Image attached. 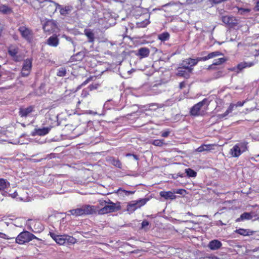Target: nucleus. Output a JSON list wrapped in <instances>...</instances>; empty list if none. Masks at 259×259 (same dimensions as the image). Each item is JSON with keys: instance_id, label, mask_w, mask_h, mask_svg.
Segmentation results:
<instances>
[{"instance_id": "obj_1", "label": "nucleus", "mask_w": 259, "mask_h": 259, "mask_svg": "<svg viewBox=\"0 0 259 259\" xmlns=\"http://www.w3.org/2000/svg\"><path fill=\"white\" fill-rule=\"evenodd\" d=\"M100 204L103 207L101 209L98 208L99 214H104L108 213L116 212L121 209V207L120 202L114 203L110 199L108 201L100 200Z\"/></svg>"}, {"instance_id": "obj_2", "label": "nucleus", "mask_w": 259, "mask_h": 259, "mask_svg": "<svg viewBox=\"0 0 259 259\" xmlns=\"http://www.w3.org/2000/svg\"><path fill=\"white\" fill-rule=\"evenodd\" d=\"M209 103L210 102L208 101L207 99H203L201 101L196 103L190 109V115L193 117L203 116L205 112L202 110V108L204 105H206V110L207 109Z\"/></svg>"}, {"instance_id": "obj_3", "label": "nucleus", "mask_w": 259, "mask_h": 259, "mask_svg": "<svg viewBox=\"0 0 259 259\" xmlns=\"http://www.w3.org/2000/svg\"><path fill=\"white\" fill-rule=\"evenodd\" d=\"M51 237L59 245L73 244L76 242V239L68 235H56L50 233Z\"/></svg>"}, {"instance_id": "obj_4", "label": "nucleus", "mask_w": 259, "mask_h": 259, "mask_svg": "<svg viewBox=\"0 0 259 259\" xmlns=\"http://www.w3.org/2000/svg\"><path fill=\"white\" fill-rule=\"evenodd\" d=\"M33 239H38V238L30 232L23 231L20 233L16 238V242L18 244L23 245Z\"/></svg>"}, {"instance_id": "obj_5", "label": "nucleus", "mask_w": 259, "mask_h": 259, "mask_svg": "<svg viewBox=\"0 0 259 259\" xmlns=\"http://www.w3.org/2000/svg\"><path fill=\"white\" fill-rule=\"evenodd\" d=\"M42 28L45 33L51 34L59 32L60 28L57 21L51 19L47 20L43 24Z\"/></svg>"}, {"instance_id": "obj_6", "label": "nucleus", "mask_w": 259, "mask_h": 259, "mask_svg": "<svg viewBox=\"0 0 259 259\" xmlns=\"http://www.w3.org/2000/svg\"><path fill=\"white\" fill-rule=\"evenodd\" d=\"M18 31L23 39L29 43L32 42L34 38V33L30 28L26 25H21L18 27Z\"/></svg>"}, {"instance_id": "obj_7", "label": "nucleus", "mask_w": 259, "mask_h": 259, "mask_svg": "<svg viewBox=\"0 0 259 259\" xmlns=\"http://www.w3.org/2000/svg\"><path fill=\"white\" fill-rule=\"evenodd\" d=\"M223 55V53L220 51H214L208 54L206 56L198 57L196 59L188 58L191 67L197 65L199 61H206L209 59L214 58L218 56Z\"/></svg>"}, {"instance_id": "obj_8", "label": "nucleus", "mask_w": 259, "mask_h": 259, "mask_svg": "<svg viewBox=\"0 0 259 259\" xmlns=\"http://www.w3.org/2000/svg\"><path fill=\"white\" fill-rule=\"evenodd\" d=\"M32 68V60L26 59L24 61L21 70V75L26 77L29 75Z\"/></svg>"}, {"instance_id": "obj_9", "label": "nucleus", "mask_w": 259, "mask_h": 259, "mask_svg": "<svg viewBox=\"0 0 259 259\" xmlns=\"http://www.w3.org/2000/svg\"><path fill=\"white\" fill-rule=\"evenodd\" d=\"M222 21L224 23L230 27H233L237 24L236 19L232 16H223L222 17Z\"/></svg>"}, {"instance_id": "obj_10", "label": "nucleus", "mask_w": 259, "mask_h": 259, "mask_svg": "<svg viewBox=\"0 0 259 259\" xmlns=\"http://www.w3.org/2000/svg\"><path fill=\"white\" fill-rule=\"evenodd\" d=\"M82 208L83 215H89L98 212L99 207L91 205H84L82 206Z\"/></svg>"}, {"instance_id": "obj_11", "label": "nucleus", "mask_w": 259, "mask_h": 259, "mask_svg": "<svg viewBox=\"0 0 259 259\" xmlns=\"http://www.w3.org/2000/svg\"><path fill=\"white\" fill-rule=\"evenodd\" d=\"M8 52L15 61H18L17 55L19 52V48L16 45H10L8 48Z\"/></svg>"}, {"instance_id": "obj_12", "label": "nucleus", "mask_w": 259, "mask_h": 259, "mask_svg": "<svg viewBox=\"0 0 259 259\" xmlns=\"http://www.w3.org/2000/svg\"><path fill=\"white\" fill-rule=\"evenodd\" d=\"M45 2L50 3L47 7L46 11L47 13L50 15L54 14L57 11V9H58V5H59V4L54 2L51 0H46Z\"/></svg>"}, {"instance_id": "obj_13", "label": "nucleus", "mask_w": 259, "mask_h": 259, "mask_svg": "<svg viewBox=\"0 0 259 259\" xmlns=\"http://www.w3.org/2000/svg\"><path fill=\"white\" fill-rule=\"evenodd\" d=\"M46 43L51 47H57L59 44V39L58 35L53 34L47 39Z\"/></svg>"}, {"instance_id": "obj_14", "label": "nucleus", "mask_w": 259, "mask_h": 259, "mask_svg": "<svg viewBox=\"0 0 259 259\" xmlns=\"http://www.w3.org/2000/svg\"><path fill=\"white\" fill-rule=\"evenodd\" d=\"M51 129V127H43L42 128H35L34 130L32 136L38 135L40 136H42L47 135Z\"/></svg>"}, {"instance_id": "obj_15", "label": "nucleus", "mask_w": 259, "mask_h": 259, "mask_svg": "<svg viewBox=\"0 0 259 259\" xmlns=\"http://www.w3.org/2000/svg\"><path fill=\"white\" fill-rule=\"evenodd\" d=\"M222 242L217 239H214L210 241L207 245L208 247L211 250H218L222 247Z\"/></svg>"}, {"instance_id": "obj_16", "label": "nucleus", "mask_w": 259, "mask_h": 259, "mask_svg": "<svg viewBox=\"0 0 259 259\" xmlns=\"http://www.w3.org/2000/svg\"><path fill=\"white\" fill-rule=\"evenodd\" d=\"M33 110L34 107L33 106H29L25 108H20L19 109V115L21 117H26Z\"/></svg>"}, {"instance_id": "obj_17", "label": "nucleus", "mask_w": 259, "mask_h": 259, "mask_svg": "<svg viewBox=\"0 0 259 259\" xmlns=\"http://www.w3.org/2000/svg\"><path fill=\"white\" fill-rule=\"evenodd\" d=\"M217 145L215 144H202L196 149V151L198 152H202L206 151H209L214 149V146Z\"/></svg>"}, {"instance_id": "obj_18", "label": "nucleus", "mask_w": 259, "mask_h": 259, "mask_svg": "<svg viewBox=\"0 0 259 259\" xmlns=\"http://www.w3.org/2000/svg\"><path fill=\"white\" fill-rule=\"evenodd\" d=\"M235 232L243 236H247L253 235L255 233V231H252L249 229L239 228L238 229H236L235 231Z\"/></svg>"}, {"instance_id": "obj_19", "label": "nucleus", "mask_w": 259, "mask_h": 259, "mask_svg": "<svg viewBox=\"0 0 259 259\" xmlns=\"http://www.w3.org/2000/svg\"><path fill=\"white\" fill-rule=\"evenodd\" d=\"M175 192H172L171 191H161L160 192V195L166 200H174L176 198V196L175 195Z\"/></svg>"}, {"instance_id": "obj_20", "label": "nucleus", "mask_w": 259, "mask_h": 259, "mask_svg": "<svg viewBox=\"0 0 259 259\" xmlns=\"http://www.w3.org/2000/svg\"><path fill=\"white\" fill-rule=\"evenodd\" d=\"M58 9L60 10V13L61 15L66 16L69 14L72 9V7L70 6H66L64 7L60 5H58Z\"/></svg>"}, {"instance_id": "obj_21", "label": "nucleus", "mask_w": 259, "mask_h": 259, "mask_svg": "<svg viewBox=\"0 0 259 259\" xmlns=\"http://www.w3.org/2000/svg\"><path fill=\"white\" fill-rule=\"evenodd\" d=\"M242 153L240 150L238 146L236 144L230 149V154L233 157H238Z\"/></svg>"}, {"instance_id": "obj_22", "label": "nucleus", "mask_w": 259, "mask_h": 259, "mask_svg": "<svg viewBox=\"0 0 259 259\" xmlns=\"http://www.w3.org/2000/svg\"><path fill=\"white\" fill-rule=\"evenodd\" d=\"M107 160L113 165L118 168H121L122 164L118 158H116L114 157H109Z\"/></svg>"}, {"instance_id": "obj_23", "label": "nucleus", "mask_w": 259, "mask_h": 259, "mask_svg": "<svg viewBox=\"0 0 259 259\" xmlns=\"http://www.w3.org/2000/svg\"><path fill=\"white\" fill-rule=\"evenodd\" d=\"M254 64V63L252 62H242L238 64V65L236 66V68L240 71H241L244 68L251 67L253 66Z\"/></svg>"}, {"instance_id": "obj_24", "label": "nucleus", "mask_w": 259, "mask_h": 259, "mask_svg": "<svg viewBox=\"0 0 259 259\" xmlns=\"http://www.w3.org/2000/svg\"><path fill=\"white\" fill-rule=\"evenodd\" d=\"M138 208H139V207L136 201L131 202L127 205V210L131 213L134 212Z\"/></svg>"}, {"instance_id": "obj_25", "label": "nucleus", "mask_w": 259, "mask_h": 259, "mask_svg": "<svg viewBox=\"0 0 259 259\" xmlns=\"http://www.w3.org/2000/svg\"><path fill=\"white\" fill-rule=\"evenodd\" d=\"M10 187V183L7 180L0 178V191H4Z\"/></svg>"}, {"instance_id": "obj_26", "label": "nucleus", "mask_w": 259, "mask_h": 259, "mask_svg": "<svg viewBox=\"0 0 259 259\" xmlns=\"http://www.w3.org/2000/svg\"><path fill=\"white\" fill-rule=\"evenodd\" d=\"M252 218V216L251 215V213L250 212H245L241 214L240 217L238 218H237L236 220L237 222L243 221L244 220H251Z\"/></svg>"}, {"instance_id": "obj_27", "label": "nucleus", "mask_w": 259, "mask_h": 259, "mask_svg": "<svg viewBox=\"0 0 259 259\" xmlns=\"http://www.w3.org/2000/svg\"><path fill=\"white\" fill-rule=\"evenodd\" d=\"M150 53L149 49L147 48H141L138 50V55L141 57V58L147 57L149 56Z\"/></svg>"}, {"instance_id": "obj_28", "label": "nucleus", "mask_w": 259, "mask_h": 259, "mask_svg": "<svg viewBox=\"0 0 259 259\" xmlns=\"http://www.w3.org/2000/svg\"><path fill=\"white\" fill-rule=\"evenodd\" d=\"M33 228L34 230L32 231L34 233L41 232L44 229L43 225L38 221H35L34 222Z\"/></svg>"}, {"instance_id": "obj_29", "label": "nucleus", "mask_w": 259, "mask_h": 259, "mask_svg": "<svg viewBox=\"0 0 259 259\" xmlns=\"http://www.w3.org/2000/svg\"><path fill=\"white\" fill-rule=\"evenodd\" d=\"M0 12L3 14H9L13 12V10L6 5H0Z\"/></svg>"}, {"instance_id": "obj_30", "label": "nucleus", "mask_w": 259, "mask_h": 259, "mask_svg": "<svg viewBox=\"0 0 259 259\" xmlns=\"http://www.w3.org/2000/svg\"><path fill=\"white\" fill-rule=\"evenodd\" d=\"M84 32L88 38V41L93 42L95 40V35L93 32L90 29H85Z\"/></svg>"}, {"instance_id": "obj_31", "label": "nucleus", "mask_w": 259, "mask_h": 259, "mask_svg": "<svg viewBox=\"0 0 259 259\" xmlns=\"http://www.w3.org/2000/svg\"><path fill=\"white\" fill-rule=\"evenodd\" d=\"M236 145L238 146L240 150L241 151L242 153L246 151L248 149V142H247L245 141H243L240 142H239Z\"/></svg>"}, {"instance_id": "obj_32", "label": "nucleus", "mask_w": 259, "mask_h": 259, "mask_svg": "<svg viewBox=\"0 0 259 259\" xmlns=\"http://www.w3.org/2000/svg\"><path fill=\"white\" fill-rule=\"evenodd\" d=\"M170 34L168 32H164L158 35V38L161 41H165L169 39Z\"/></svg>"}, {"instance_id": "obj_33", "label": "nucleus", "mask_w": 259, "mask_h": 259, "mask_svg": "<svg viewBox=\"0 0 259 259\" xmlns=\"http://www.w3.org/2000/svg\"><path fill=\"white\" fill-rule=\"evenodd\" d=\"M69 212H70V213L72 215H75L76 217L81 216V215H83L82 207L81 208H78L76 209H73L70 210L69 211Z\"/></svg>"}, {"instance_id": "obj_34", "label": "nucleus", "mask_w": 259, "mask_h": 259, "mask_svg": "<svg viewBox=\"0 0 259 259\" xmlns=\"http://www.w3.org/2000/svg\"><path fill=\"white\" fill-rule=\"evenodd\" d=\"M149 18H150V15L149 14L148 15V18H146L144 20H143L141 22H137V25L138 26V27H142V28H144V27H146L150 23V22L149 20Z\"/></svg>"}, {"instance_id": "obj_35", "label": "nucleus", "mask_w": 259, "mask_h": 259, "mask_svg": "<svg viewBox=\"0 0 259 259\" xmlns=\"http://www.w3.org/2000/svg\"><path fill=\"white\" fill-rule=\"evenodd\" d=\"M181 66L183 67V68L188 70L189 72L191 71L192 68H191L190 62L189 60H188V58L184 60H183L182 63L181 64Z\"/></svg>"}, {"instance_id": "obj_36", "label": "nucleus", "mask_w": 259, "mask_h": 259, "mask_svg": "<svg viewBox=\"0 0 259 259\" xmlns=\"http://www.w3.org/2000/svg\"><path fill=\"white\" fill-rule=\"evenodd\" d=\"M151 144L158 147H161L163 145L165 144L164 140L163 139H156L150 142Z\"/></svg>"}, {"instance_id": "obj_37", "label": "nucleus", "mask_w": 259, "mask_h": 259, "mask_svg": "<svg viewBox=\"0 0 259 259\" xmlns=\"http://www.w3.org/2000/svg\"><path fill=\"white\" fill-rule=\"evenodd\" d=\"M149 200L150 199L148 198H145L136 200V201L138 203V205L139 208H140L141 207L145 205Z\"/></svg>"}, {"instance_id": "obj_38", "label": "nucleus", "mask_w": 259, "mask_h": 259, "mask_svg": "<svg viewBox=\"0 0 259 259\" xmlns=\"http://www.w3.org/2000/svg\"><path fill=\"white\" fill-rule=\"evenodd\" d=\"M66 69L64 67H61L58 70L57 75L59 77H63L66 75Z\"/></svg>"}, {"instance_id": "obj_39", "label": "nucleus", "mask_w": 259, "mask_h": 259, "mask_svg": "<svg viewBox=\"0 0 259 259\" xmlns=\"http://www.w3.org/2000/svg\"><path fill=\"white\" fill-rule=\"evenodd\" d=\"M185 172L189 177H195L197 175V172L191 168L186 169Z\"/></svg>"}, {"instance_id": "obj_40", "label": "nucleus", "mask_w": 259, "mask_h": 259, "mask_svg": "<svg viewBox=\"0 0 259 259\" xmlns=\"http://www.w3.org/2000/svg\"><path fill=\"white\" fill-rule=\"evenodd\" d=\"M227 58L223 57V58H220L217 60H214V62L213 63L215 66L216 65H220L223 63H224L226 61H227Z\"/></svg>"}, {"instance_id": "obj_41", "label": "nucleus", "mask_w": 259, "mask_h": 259, "mask_svg": "<svg viewBox=\"0 0 259 259\" xmlns=\"http://www.w3.org/2000/svg\"><path fill=\"white\" fill-rule=\"evenodd\" d=\"M184 68H183L182 66L180 67L178 70L177 74L180 76H185L186 74V72L185 70H183Z\"/></svg>"}, {"instance_id": "obj_42", "label": "nucleus", "mask_w": 259, "mask_h": 259, "mask_svg": "<svg viewBox=\"0 0 259 259\" xmlns=\"http://www.w3.org/2000/svg\"><path fill=\"white\" fill-rule=\"evenodd\" d=\"M229 113L227 111L223 114H219L217 115V118L218 119L222 120L223 119L226 118Z\"/></svg>"}, {"instance_id": "obj_43", "label": "nucleus", "mask_w": 259, "mask_h": 259, "mask_svg": "<svg viewBox=\"0 0 259 259\" xmlns=\"http://www.w3.org/2000/svg\"><path fill=\"white\" fill-rule=\"evenodd\" d=\"M170 133V132L169 130H166V131L161 132V136L164 138H166L169 136Z\"/></svg>"}, {"instance_id": "obj_44", "label": "nucleus", "mask_w": 259, "mask_h": 259, "mask_svg": "<svg viewBox=\"0 0 259 259\" xmlns=\"http://www.w3.org/2000/svg\"><path fill=\"white\" fill-rule=\"evenodd\" d=\"M99 86V84H98V83H95V84H90L89 87H88V89L90 90V91H93L94 90H96L97 89L98 87Z\"/></svg>"}, {"instance_id": "obj_45", "label": "nucleus", "mask_w": 259, "mask_h": 259, "mask_svg": "<svg viewBox=\"0 0 259 259\" xmlns=\"http://www.w3.org/2000/svg\"><path fill=\"white\" fill-rule=\"evenodd\" d=\"M95 77V76H90L88 78H87L81 84V85H85L87 83H88L90 81L92 80Z\"/></svg>"}, {"instance_id": "obj_46", "label": "nucleus", "mask_w": 259, "mask_h": 259, "mask_svg": "<svg viewBox=\"0 0 259 259\" xmlns=\"http://www.w3.org/2000/svg\"><path fill=\"white\" fill-rule=\"evenodd\" d=\"M149 223L147 220H144L141 223V228L145 229L146 227L149 226Z\"/></svg>"}, {"instance_id": "obj_47", "label": "nucleus", "mask_w": 259, "mask_h": 259, "mask_svg": "<svg viewBox=\"0 0 259 259\" xmlns=\"http://www.w3.org/2000/svg\"><path fill=\"white\" fill-rule=\"evenodd\" d=\"M235 104H233V103H231L229 106V107L228 108L227 110H226L227 111V112H228L229 113H231L232 112V111L234 109V107H235Z\"/></svg>"}, {"instance_id": "obj_48", "label": "nucleus", "mask_w": 259, "mask_h": 259, "mask_svg": "<svg viewBox=\"0 0 259 259\" xmlns=\"http://www.w3.org/2000/svg\"><path fill=\"white\" fill-rule=\"evenodd\" d=\"M200 259H220L218 257L215 255H209V256H205L200 258Z\"/></svg>"}, {"instance_id": "obj_49", "label": "nucleus", "mask_w": 259, "mask_h": 259, "mask_svg": "<svg viewBox=\"0 0 259 259\" xmlns=\"http://www.w3.org/2000/svg\"><path fill=\"white\" fill-rule=\"evenodd\" d=\"M123 191L125 195H130V194H133L134 193V191H127L125 190H122L121 188H119L118 190V191Z\"/></svg>"}, {"instance_id": "obj_50", "label": "nucleus", "mask_w": 259, "mask_h": 259, "mask_svg": "<svg viewBox=\"0 0 259 259\" xmlns=\"http://www.w3.org/2000/svg\"><path fill=\"white\" fill-rule=\"evenodd\" d=\"M246 102V101H243L242 102L238 101L235 104V107H241L243 106L244 103Z\"/></svg>"}, {"instance_id": "obj_51", "label": "nucleus", "mask_w": 259, "mask_h": 259, "mask_svg": "<svg viewBox=\"0 0 259 259\" xmlns=\"http://www.w3.org/2000/svg\"><path fill=\"white\" fill-rule=\"evenodd\" d=\"M186 86V83L184 81L181 82L179 84V88L182 89Z\"/></svg>"}, {"instance_id": "obj_52", "label": "nucleus", "mask_w": 259, "mask_h": 259, "mask_svg": "<svg viewBox=\"0 0 259 259\" xmlns=\"http://www.w3.org/2000/svg\"><path fill=\"white\" fill-rule=\"evenodd\" d=\"M215 65L213 63H212V64L208 66L207 69H208V70L216 69L217 68L215 67Z\"/></svg>"}, {"instance_id": "obj_53", "label": "nucleus", "mask_w": 259, "mask_h": 259, "mask_svg": "<svg viewBox=\"0 0 259 259\" xmlns=\"http://www.w3.org/2000/svg\"><path fill=\"white\" fill-rule=\"evenodd\" d=\"M4 29V25L0 23V36L2 35V32Z\"/></svg>"}, {"instance_id": "obj_54", "label": "nucleus", "mask_w": 259, "mask_h": 259, "mask_svg": "<svg viewBox=\"0 0 259 259\" xmlns=\"http://www.w3.org/2000/svg\"><path fill=\"white\" fill-rule=\"evenodd\" d=\"M222 74H223V71H218L217 72V74H216L217 77H220L222 76Z\"/></svg>"}, {"instance_id": "obj_55", "label": "nucleus", "mask_w": 259, "mask_h": 259, "mask_svg": "<svg viewBox=\"0 0 259 259\" xmlns=\"http://www.w3.org/2000/svg\"><path fill=\"white\" fill-rule=\"evenodd\" d=\"M240 11H241L242 12H249V9H243V8H241L240 9Z\"/></svg>"}, {"instance_id": "obj_56", "label": "nucleus", "mask_w": 259, "mask_h": 259, "mask_svg": "<svg viewBox=\"0 0 259 259\" xmlns=\"http://www.w3.org/2000/svg\"><path fill=\"white\" fill-rule=\"evenodd\" d=\"M182 191H184V190L180 189V190H178L176 193L177 194H182V193L181 192Z\"/></svg>"}, {"instance_id": "obj_57", "label": "nucleus", "mask_w": 259, "mask_h": 259, "mask_svg": "<svg viewBox=\"0 0 259 259\" xmlns=\"http://www.w3.org/2000/svg\"><path fill=\"white\" fill-rule=\"evenodd\" d=\"M256 8L257 11H259V2H257L256 5Z\"/></svg>"}, {"instance_id": "obj_58", "label": "nucleus", "mask_w": 259, "mask_h": 259, "mask_svg": "<svg viewBox=\"0 0 259 259\" xmlns=\"http://www.w3.org/2000/svg\"><path fill=\"white\" fill-rule=\"evenodd\" d=\"M173 5V4L171 3H168L166 4H165L164 5H163V7H166V6H171Z\"/></svg>"}, {"instance_id": "obj_59", "label": "nucleus", "mask_w": 259, "mask_h": 259, "mask_svg": "<svg viewBox=\"0 0 259 259\" xmlns=\"http://www.w3.org/2000/svg\"><path fill=\"white\" fill-rule=\"evenodd\" d=\"M6 236V235L5 234L0 232V237H1L2 238H5L4 236Z\"/></svg>"}, {"instance_id": "obj_60", "label": "nucleus", "mask_w": 259, "mask_h": 259, "mask_svg": "<svg viewBox=\"0 0 259 259\" xmlns=\"http://www.w3.org/2000/svg\"><path fill=\"white\" fill-rule=\"evenodd\" d=\"M132 156L134 157L135 159H136V160H138L139 158H138V157L137 155H135V154H132Z\"/></svg>"}, {"instance_id": "obj_61", "label": "nucleus", "mask_w": 259, "mask_h": 259, "mask_svg": "<svg viewBox=\"0 0 259 259\" xmlns=\"http://www.w3.org/2000/svg\"><path fill=\"white\" fill-rule=\"evenodd\" d=\"M2 75H3V73H2V71L1 70V65H0V78L1 77Z\"/></svg>"}, {"instance_id": "obj_62", "label": "nucleus", "mask_w": 259, "mask_h": 259, "mask_svg": "<svg viewBox=\"0 0 259 259\" xmlns=\"http://www.w3.org/2000/svg\"><path fill=\"white\" fill-rule=\"evenodd\" d=\"M83 93H85V95H86V94H87V91H86V90H83L82 91V94H83Z\"/></svg>"}, {"instance_id": "obj_63", "label": "nucleus", "mask_w": 259, "mask_h": 259, "mask_svg": "<svg viewBox=\"0 0 259 259\" xmlns=\"http://www.w3.org/2000/svg\"><path fill=\"white\" fill-rule=\"evenodd\" d=\"M131 155H132V154H127L126 155V156H131Z\"/></svg>"}, {"instance_id": "obj_64", "label": "nucleus", "mask_w": 259, "mask_h": 259, "mask_svg": "<svg viewBox=\"0 0 259 259\" xmlns=\"http://www.w3.org/2000/svg\"><path fill=\"white\" fill-rule=\"evenodd\" d=\"M83 134V132H82V133H78V135H81V134Z\"/></svg>"}]
</instances>
